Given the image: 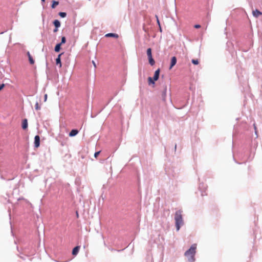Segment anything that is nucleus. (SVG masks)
Wrapping results in <instances>:
<instances>
[{
	"mask_svg": "<svg viewBox=\"0 0 262 262\" xmlns=\"http://www.w3.org/2000/svg\"><path fill=\"white\" fill-rule=\"evenodd\" d=\"M146 53H147V55L148 58L152 57L151 48L147 49Z\"/></svg>",
	"mask_w": 262,
	"mask_h": 262,
	"instance_id": "dca6fc26",
	"label": "nucleus"
},
{
	"mask_svg": "<svg viewBox=\"0 0 262 262\" xmlns=\"http://www.w3.org/2000/svg\"><path fill=\"white\" fill-rule=\"evenodd\" d=\"M61 43H57L55 47V49H54V50L56 52H59L60 51V50L61 49Z\"/></svg>",
	"mask_w": 262,
	"mask_h": 262,
	"instance_id": "2eb2a0df",
	"label": "nucleus"
},
{
	"mask_svg": "<svg viewBox=\"0 0 262 262\" xmlns=\"http://www.w3.org/2000/svg\"><path fill=\"white\" fill-rule=\"evenodd\" d=\"M47 94H45L44 96L45 101H46L47 100Z\"/></svg>",
	"mask_w": 262,
	"mask_h": 262,
	"instance_id": "cd10ccee",
	"label": "nucleus"
},
{
	"mask_svg": "<svg viewBox=\"0 0 262 262\" xmlns=\"http://www.w3.org/2000/svg\"><path fill=\"white\" fill-rule=\"evenodd\" d=\"M105 36L106 37H114V38H116L119 37V36L117 34L113 33H107L105 35Z\"/></svg>",
	"mask_w": 262,
	"mask_h": 262,
	"instance_id": "9d476101",
	"label": "nucleus"
},
{
	"mask_svg": "<svg viewBox=\"0 0 262 262\" xmlns=\"http://www.w3.org/2000/svg\"><path fill=\"white\" fill-rule=\"evenodd\" d=\"M58 5H59V2L58 1H53L52 2V4L51 5V8L52 9H54L56 7V6H57Z\"/></svg>",
	"mask_w": 262,
	"mask_h": 262,
	"instance_id": "f3484780",
	"label": "nucleus"
},
{
	"mask_svg": "<svg viewBox=\"0 0 262 262\" xmlns=\"http://www.w3.org/2000/svg\"><path fill=\"white\" fill-rule=\"evenodd\" d=\"M35 108L36 110H39L40 108V107L39 105L38 102H36L35 105Z\"/></svg>",
	"mask_w": 262,
	"mask_h": 262,
	"instance_id": "5701e85b",
	"label": "nucleus"
},
{
	"mask_svg": "<svg viewBox=\"0 0 262 262\" xmlns=\"http://www.w3.org/2000/svg\"><path fill=\"white\" fill-rule=\"evenodd\" d=\"M176 148H177V144H175V146H174V149H175V150H176Z\"/></svg>",
	"mask_w": 262,
	"mask_h": 262,
	"instance_id": "473e14b6",
	"label": "nucleus"
},
{
	"mask_svg": "<svg viewBox=\"0 0 262 262\" xmlns=\"http://www.w3.org/2000/svg\"><path fill=\"white\" fill-rule=\"evenodd\" d=\"M27 55L28 56L29 60L30 63V64H33L34 63V60L33 58V57L31 56L30 53L29 52H27Z\"/></svg>",
	"mask_w": 262,
	"mask_h": 262,
	"instance_id": "ddd939ff",
	"label": "nucleus"
},
{
	"mask_svg": "<svg viewBox=\"0 0 262 262\" xmlns=\"http://www.w3.org/2000/svg\"><path fill=\"white\" fill-rule=\"evenodd\" d=\"M160 69H157L153 77L154 80H157L159 78V75H160Z\"/></svg>",
	"mask_w": 262,
	"mask_h": 262,
	"instance_id": "39448f33",
	"label": "nucleus"
},
{
	"mask_svg": "<svg viewBox=\"0 0 262 262\" xmlns=\"http://www.w3.org/2000/svg\"><path fill=\"white\" fill-rule=\"evenodd\" d=\"M62 54L63 53L59 54L57 58L56 59V63L57 66L59 65V68H61L62 66L60 57Z\"/></svg>",
	"mask_w": 262,
	"mask_h": 262,
	"instance_id": "423d86ee",
	"label": "nucleus"
},
{
	"mask_svg": "<svg viewBox=\"0 0 262 262\" xmlns=\"http://www.w3.org/2000/svg\"><path fill=\"white\" fill-rule=\"evenodd\" d=\"M261 14H262V13L257 9H256L254 11H253V15L254 16L256 17H258Z\"/></svg>",
	"mask_w": 262,
	"mask_h": 262,
	"instance_id": "f8f14e48",
	"label": "nucleus"
},
{
	"mask_svg": "<svg viewBox=\"0 0 262 262\" xmlns=\"http://www.w3.org/2000/svg\"><path fill=\"white\" fill-rule=\"evenodd\" d=\"M191 62L193 64L197 65L199 64V61L198 59H192Z\"/></svg>",
	"mask_w": 262,
	"mask_h": 262,
	"instance_id": "4be33fe9",
	"label": "nucleus"
},
{
	"mask_svg": "<svg viewBox=\"0 0 262 262\" xmlns=\"http://www.w3.org/2000/svg\"><path fill=\"white\" fill-rule=\"evenodd\" d=\"M167 86L165 85L163 87V89L162 92V99L163 101H166V98L167 95Z\"/></svg>",
	"mask_w": 262,
	"mask_h": 262,
	"instance_id": "7ed1b4c3",
	"label": "nucleus"
},
{
	"mask_svg": "<svg viewBox=\"0 0 262 262\" xmlns=\"http://www.w3.org/2000/svg\"><path fill=\"white\" fill-rule=\"evenodd\" d=\"M34 147L37 148L40 145V137L38 135H36L34 138Z\"/></svg>",
	"mask_w": 262,
	"mask_h": 262,
	"instance_id": "20e7f679",
	"label": "nucleus"
},
{
	"mask_svg": "<svg viewBox=\"0 0 262 262\" xmlns=\"http://www.w3.org/2000/svg\"><path fill=\"white\" fill-rule=\"evenodd\" d=\"M92 62H93V64L94 67L96 68V64L95 62L94 61H93Z\"/></svg>",
	"mask_w": 262,
	"mask_h": 262,
	"instance_id": "c756f323",
	"label": "nucleus"
},
{
	"mask_svg": "<svg viewBox=\"0 0 262 262\" xmlns=\"http://www.w3.org/2000/svg\"><path fill=\"white\" fill-rule=\"evenodd\" d=\"M177 63V58L173 56L171 58L169 69H171Z\"/></svg>",
	"mask_w": 262,
	"mask_h": 262,
	"instance_id": "0eeeda50",
	"label": "nucleus"
},
{
	"mask_svg": "<svg viewBox=\"0 0 262 262\" xmlns=\"http://www.w3.org/2000/svg\"><path fill=\"white\" fill-rule=\"evenodd\" d=\"M59 15L62 18L65 17L67 16V13L66 12H60L59 13Z\"/></svg>",
	"mask_w": 262,
	"mask_h": 262,
	"instance_id": "6ab92c4d",
	"label": "nucleus"
},
{
	"mask_svg": "<svg viewBox=\"0 0 262 262\" xmlns=\"http://www.w3.org/2000/svg\"><path fill=\"white\" fill-rule=\"evenodd\" d=\"M100 152V151H97L96 152L95 154H94V157L95 158H97L98 157V156L99 155Z\"/></svg>",
	"mask_w": 262,
	"mask_h": 262,
	"instance_id": "b1692460",
	"label": "nucleus"
},
{
	"mask_svg": "<svg viewBox=\"0 0 262 262\" xmlns=\"http://www.w3.org/2000/svg\"><path fill=\"white\" fill-rule=\"evenodd\" d=\"M41 1L42 4L45 3V0H41Z\"/></svg>",
	"mask_w": 262,
	"mask_h": 262,
	"instance_id": "2f4dec72",
	"label": "nucleus"
},
{
	"mask_svg": "<svg viewBox=\"0 0 262 262\" xmlns=\"http://www.w3.org/2000/svg\"><path fill=\"white\" fill-rule=\"evenodd\" d=\"M78 130L76 129H72L69 133L70 137H74L77 135L78 133Z\"/></svg>",
	"mask_w": 262,
	"mask_h": 262,
	"instance_id": "6e6552de",
	"label": "nucleus"
},
{
	"mask_svg": "<svg viewBox=\"0 0 262 262\" xmlns=\"http://www.w3.org/2000/svg\"><path fill=\"white\" fill-rule=\"evenodd\" d=\"M148 82H149V84H150V83L155 84V80H154L153 78H152L151 77H149L148 78Z\"/></svg>",
	"mask_w": 262,
	"mask_h": 262,
	"instance_id": "aec40b11",
	"label": "nucleus"
},
{
	"mask_svg": "<svg viewBox=\"0 0 262 262\" xmlns=\"http://www.w3.org/2000/svg\"><path fill=\"white\" fill-rule=\"evenodd\" d=\"M76 216H77V217H79V214H78V212H77V211H76Z\"/></svg>",
	"mask_w": 262,
	"mask_h": 262,
	"instance_id": "7c9ffc66",
	"label": "nucleus"
},
{
	"mask_svg": "<svg viewBox=\"0 0 262 262\" xmlns=\"http://www.w3.org/2000/svg\"><path fill=\"white\" fill-rule=\"evenodd\" d=\"M61 145H62V146H63V145H64L63 143H61Z\"/></svg>",
	"mask_w": 262,
	"mask_h": 262,
	"instance_id": "f704fd0d",
	"label": "nucleus"
},
{
	"mask_svg": "<svg viewBox=\"0 0 262 262\" xmlns=\"http://www.w3.org/2000/svg\"><path fill=\"white\" fill-rule=\"evenodd\" d=\"M174 220L177 231H179L181 227L183 225L184 221L182 217V211L178 210L174 214Z\"/></svg>",
	"mask_w": 262,
	"mask_h": 262,
	"instance_id": "f257e3e1",
	"label": "nucleus"
},
{
	"mask_svg": "<svg viewBox=\"0 0 262 262\" xmlns=\"http://www.w3.org/2000/svg\"><path fill=\"white\" fill-rule=\"evenodd\" d=\"M5 84L3 83L0 85V91L4 88Z\"/></svg>",
	"mask_w": 262,
	"mask_h": 262,
	"instance_id": "393cba45",
	"label": "nucleus"
},
{
	"mask_svg": "<svg viewBox=\"0 0 262 262\" xmlns=\"http://www.w3.org/2000/svg\"><path fill=\"white\" fill-rule=\"evenodd\" d=\"M148 60H149V64L151 65V66H153L155 64V61L154 60V59H153L152 57H151V58H148Z\"/></svg>",
	"mask_w": 262,
	"mask_h": 262,
	"instance_id": "a211bd4d",
	"label": "nucleus"
},
{
	"mask_svg": "<svg viewBox=\"0 0 262 262\" xmlns=\"http://www.w3.org/2000/svg\"><path fill=\"white\" fill-rule=\"evenodd\" d=\"M200 27H201V26L200 25H194V28H195L198 29V28H200Z\"/></svg>",
	"mask_w": 262,
	"mask_h": 262,
	"instance_id": "a878e982",
	"label": "nucleus"
},
{
	"mask_svg": "<svg viewBox=\"0 0 262 262\" xmlns=\"http://www.w3.org/2000/svg\"><path fill=\"white\" fill-rule=\"evenodd\" d=\"M79 246H76L75 247H74L72 250V254L73 255H76L79 252Z\"/></svg>",
	"mask_w": 262,
	"mask_h": 262,
	"instance_id": "9b49d317",
	"label": "nucleus"
},
{
	"mask_svg": "<svg viewBox=\"0 0 262 262\" xmlns=\"http://www.w3.org/2000/svg\"><path fill=\"white\" fill-rule=\"evenodd\" d=\"M58 28H56V27H55V29H54V30H53V32H57V31H58Z\"/></svg>",
	"mask_w": 262,
	"mask_h": 262,
	"instance_id": "c85d7f7f",
	"label": "nucleus"
},
{
	"mask_svg": "<svg viewBox=\"0 0 262 262\" xmlns=\"http://www.w3.org/2000/svg\"><path fill=\"white\" fill-rule=\"evenodd\" d=\"M53 24L56 28H59L60 27V22L57 19L54 20Z\"/></svg>",
	"mask_w": 262,
	"mask_h": 262,
	"instance_id": "4468645a",
	"label": "nucleus"
},
{
	"mask_svg": "<svg viewBox=\"0 0 262 262\" xmlns=\"http://www.w3.org/2000/svg\"><path fill=\"white\" fill-rule=\"evenodd\" d=\"M20 257L21 258L23 259H25V258L23 257H22V256H20Z\"/></svg>",
	"mask_w": 262,
	"mask_h": 262,
	"instance_id": "72a5a7b5",
	"label": "nucleus"
},
{
	"mask_svg": "<svg viewBox=\"0 0 262 262\" xmlns=\"http://www.w3.org/2000/svg\"><path fill=\"white\" fill-rule=\"evenodd\" d=\"M156 17H157V23L159 25V26L160 27V21H159V20L158 19V17L157 16H156Z\"/></svg>",
	"mask_w": 262,
	"mask_h": 262,
	"instance_id": "bb28decb",
	"label": "nucleus"
},
{
	"mask_svg": "<svg viewBox=\"0 0 262 262\" xmlns=\"http://www.w3.org/2000/svg\"><path fill=\"white\" fill-rule=\"evenodd\" d=\"M66 42V38L64 36H63L61 37V42L59 43H61V45L64 43Z\"/></svg>",
	"mask_w": 262,
	"mask_h": 262,
	"instance_id": "412c9836",
	"label": "nucleus"
},
{
	"mask_svg": "<svg viewBox=\"0 0 262 262\" xmlns=\"http://www.w3.org/2000/svg\"><path fill=\"white\" fill-rule=\"evenodd\" d=\"M196 245L194 244L185 252V255L188 257L189 262H194L195 261L194 255L196 253Z\"/></svg>",
	"mask_w": 262,
	"mask_h": 262,
	"instance_id": "f03ea898",
	"label": "nucleus"
},
{
	"mask_svg": "<svg viewBox=\"0 0 262 262\" xmlns=\"http://www.w3.org/2000/svg\"><path fill=\"white\" fill-rule=\"evenodd\" d=\"M28 128V120L27 119H24L22 122V128L26 129Z\"/></svg>",
	"mask_w": 262,
	"mask_h": 262,
	"instance_id": "1a4fd4ad",
	"label": "nucleus"
}]
</instances>
